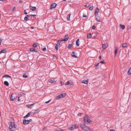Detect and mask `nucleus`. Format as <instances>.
Instances as JSON below:
<instances>
[{"label": "nucleus", "instance_id": "1", "mask_svg": "<svg viewBox=\"0 0 131 131\" xmlns=\"http://www.w3.org/2000/svg\"><path fill=\"white\" fill-rule=\"evenodd\" d=\"M80 127L83 130L86 131H91V130L88 127L86 126L83 123H81L80 125Z\"/></svg>", "mask_w": 131, "mask_h": 131}, {"label": "nucleus", "instance_id": "2", "mask_svg": "<svg viewBox=\"0 0 131 131\" xmlns=\"http://www.w3.org/2000/svg\"><path fill=\"white\" fill-rule=\"evenodd\" d=\"M9 128L11 131H15L16 128L15 124L13 122H11Z\"/></svg>", "mask_w": 131, "mask_h": 131}, {"label": "nucleus", "instance_id": "3", "mask_svg": "<svg viewBox=\"0 0 131 131\" xmlns=\"http://www.w3.org/2000/svg\"><path fill=\"white\" fill-rule=\"evenodd\" d=\"M89 117V116L88 115H86L84 117V120L85 123H90L92 122V121Z\"/></svg>", "mask_w": 131, "mask_h": 131}, {"label": "nucleus", "instance_id": "4", "mask_svg": "<svg viewBox=\"0 0 131 131\" xmlns=\"http://www.w3.org/2000/svg\"><path fill=\"white\" fill-rule=\"evenodd\" d=\"M32 121L31 119H30L29 120H26L25 119H24L23 120V124L24 125L27 124L29 123L30 122Z\"/></svg>", "mask_w": 131, "mask_h": 131}, {"label": "nucleus", "instance_id": "5", "mask_svg": "<svg viewBox=\"0 0 131 131\" xmlns=\"http://www.w3.org/2000/svg\"><path fill=\"white\" fill-rule=\"evenodd\" d=\"M78 127V126H77L76 127V125H73L70 126L69 128V129L70 130H72Z\"/></svg>", "mask_w": 131, "mask_h": 131}, {"label": "nucleus", "instance_id": "6", "mask_svg": "<svg viewBox=\"0 0 131 131\" xmlns=\"http://www.w3.org/2000/svg\"><path fill=\"white\" fill-rule=\"evenodd\" d=\"M49 80L50 82L52 84L56 83L57 81V80L55 79H51Z\"/></svg>", "mask_w": 131, "mask_h": 131}, {"label": "nucleus", "instance_id": "7", "mask_svg": "<svg viewBox=\"0 0 131 131\" xmlns=\"http://www.w3.org/2000/svg\"><path fill=\"white\" fill-rule=\"evenodd\" d=\"M64 97V96L63 94H61L57 96L56 98V99L57 100L59 99L60 98H61Z\"/></svg>", "mask_w": 131, "mask_h": 131}, {"label": "nucleus", "instance_id": "8", "mask_svg": "<svg viewBox=\"0 0 131 131\" xmlns=\"http://www.w3.org/2000/svg\"><path fill=\"white\" fill-rule=\"evenodd\" d=\"M56 5L57 4L55 3H52L51 5L50 9H51L52 8H55Z\"/></svg>", "mask_w": 131, "mask_h": 131}, {"label": "nucleus", "instance_id": "9", "mask_svg": "<svg viewBox=\"0 0 131 131\" xmlns=\"http://www.w3.org/2000/svg\"><path fill=\"white\" fill-rule=\"evenodd\" d=\"M99 11V9L97 7L96 8L95 10V14L96 15H97Z\"/></svg>", "mask_w": 131, "mask_h": 131}, {"label": "nucleus", "instance_id": "10", "mask_svg": "<svg viewBox=\"0 0 131 131\" xmlns=\"http://www.w3.org/2000/svg\"><path fill=\"white\" fill-rule=\"evenodd\" d=\"M30 51H34L36 52H38V50L33 48H31L30 49Z\"/></svg>", "mask_w": 131, "mask_h": 131}, {"label": "nucleus", "instance_id": "11", "mask_svg": "<svg viewBox=\"0 0 131 131\" xmlns=\"http://www.w3.org/2000/svg\"><path fill=\"white\" fill-rule=\"evenodd\" d=\"M15 98V96L13 95V94L12 93L11 95L10 99L11 101H13Z\"/></svg>", "mask_w": 131, "mask_h": 131}, {"label": "nucleus", "instance_id": "12", "mask_svg": "<svg viewBox=\"0 0 131 131\" xmlns=\"http://www.w3.org/2000/svg\"><path fill=\"white\" fill-rule=\"evenodd\" d=\"M30 9L33 11H36V8L35 7L30 6Z\"/></svg>", "mask_w": 131, "mask_h": 131}, {"label": "nucleus", "instance_id": "13", "mask_svg": "<svg viewBox=\"0 0 131 131\" xmlns=\"http://www.w3.org/2000/svg\"><path fill=\"white\" fill-rule=\"evenodd\" d=\"M71 55L72 57L74 58H77V57L76 56V54L74 52H73L71 53Z\"/></svg>", "mask_w": 131, "mask_h": 131}, {"label": "nucleus", "instance_id": "14", "mask_svg": "<svg viewBox=\"0 0 131 131\" xmlns=\"http://www.w3.org/2000/svg\"><path fill=\"white\" fill-rule=\"evenodd\" d=\"M68 39V37L67 35H66L64 39V41H67Z\"/></svg>", "mask_w": 131, "mask_h": 131}, {"label": "nucleus", "instance_id": "15", "mask_svg": "<svg viewBox=\"0 0 131 131\" xmlns=\"http://www.w3.org/2000/svg\"><path fill=\"white\" fill-rule=\"evenodd\" d=\"M118 50V48L117 47H115V48L114 49V50H115L114 54H115V56H116V54L117 53V51Z\"/></svg>", "mask_w": 131, "mask_h": 131}, {"label": "nucleus", "instance_id": "16", "mask_svg": "<svg viewBox=\"0 0 131 131\" xmlns=\"http://www.w3.org/2000/svg\"><path fill=\"white\" fill-rule=\"evenodd\" d=\"M80 42L79 39H78L76 42V45L77 46H79L80 45Z\"/></svg>", "mask_w": 131, "mask_h": 131}, {"label": "nucleus", "instance_id": "17", "mask_svg": "<svg viewBox=\"0 0 131 131\" xmlns=\"http://www.w3.org/2000/svg\"><path fill=\"white\" fill-rule=\"evenodd\" d=\"M60 43L59 44H57L55 46V48L57 50L59 49V48L60 47Z\"/></svg>", "mask_w": 131, "mask_h": 131}, {"label": "nucleus", "instance_id": "18", "mask_svg": "<svg viewBox=\"0 0 131 131\" xmlns=\"http://www.w3.org/2000/svg\"><path fill=\"white\" fill-rule=\"evenodd\" d=\"M96 19L97 21H100L101 20L100 17L99 16H97L96 17Z\"/></svg>", "mask_w": 131, "mask_h": 131}, {"label": "nucleus", "instance_id": "19", "mask_svg": "<svg viewBox=\"0 0 131 131\" xmlns=\"http://www.w3.org/2000/svg\"><path fill=\"white\" fill-rule=\"evenodd\" d=\"M35 103H33L31 104H29L27 105V106L28 107L32 108V107L35 105Z\"/></svg>", "mask_w": 131, "mask_h": 131}, {"label": "nucleus", "instance_id": "20", "mask_svg": "<svg viewBox=\"0 0 131 131\" xmlns=\"http://www.w3.org/2000/svg\"><path fill=\"white\" fill-rule=\"evenodd\" d=\"M39 111V110L38 109L36 110L35 112L33 113V114L34 115L38 113Z\"/></svg>", "mask_w": 131, "mask_h": 131}, {"label": "nucleus", "instance_id": "21", "mask_svg": "<svg viewBox=\"0 0 131 131\" xmlns=\"http://www.w3.org/2000/svg\"><path fill=\"white\" fill-rule=\"evenodd\" d=\"M107 46V44H104L102 45V47L103 49H105Z\"/></svg>", "mask_w": 131, "mask_h": 131}, {"label": "nucleus", "instance_id": "22", "mask_svg": "<svg viewBox=\"0 0 131 131\" xmlns=\"http://www.w3.org/2000/svg\"><path fill=\"white\" fill-rule=\"evenodd\" d=\"M71 14H69L67 16V19L68 20H70V17Z\"/></svg>", "mask_w": 131, "mask_h": 131}, {"label": "nucleus", "instance_id": "23", "mask_svg": "<svg viewBox=\"0 0 131 131\" xmlns=\"http://www.w3.org/2000/svg\"><path fill=\"white\" fill-rule=\"evenodd\" d=\"M65 85H69V86H70L71 85V84H70V82L69 81H68L65 83Z\"/></svg>", "mask_w": 131, "mask_h": 131}, {"label": "nucleus", "instance_id": "24", "mask_svg": "<svg viewBox=\"0 0 131 131\" xmlns=\"http://www.w3.org/2000/svg\"><path fill=\"white\" fill-rule=\"evenodd\" d=\"M127 44L126 43H123L122 44V47L123 48L126 47H127Z\"/></svg>", "mask_w": 131, "mask_h": 131}, {"label": "nucleus", "instance_id": "25", "mask_svg": "<svg viewBox=\"0 0 131 131\" xmlns=\"http://www.w3.org/2000/svg\"><path fill=\"white\" fill-rule=\"evenodd\" d=\"M4 84L7 86H8L9 85L7 81H5L4 82Z\"/></svg>", "mask_w": 131, "mask_h": 131}, {"label": "nucleus", "instance_id": "26", "mask_svg": "<svg viewBox=\"0 0 131 131\" xmlns=\"http://www.w3.org/2000/svg\"><path fill=\"white\" fill-rule=\"evenodd\" d=\"M82 83L85 84H87L88 83V81L87 80H84L83 81Z\"/></svg>", "mask_w": 131, "mask_h": 131}, {"label": "nucleus", "instance_id": "27", "mask_svg": "<svg viewBox=\"0 0 131 131\" xmlns=\"http://www.w3.org/2000/svg\"><path fill=\"white\" fill-rule=\"evenodd\" d=\"M1 53H5L6 51V49H3L1 50Z\"/></svg>", "mask_w": 131, "mask_h": 131}, {"label": "nucleus", "instance_id": "28", "mask_svg": "<svg viewBox=\"0 0 131 131\" xmlns=\"http://www.w3.org/2000/svg\"><path fill=\"white\" fill-rule=\"evenodd\" d=\"M120 27L123 29H124L125 28V26L124 25H122L120 24Z\"/></svg>", "mask_w": 131, "mask_h": 131}, {"label": "nucleus", "instance_id": "29", "mask_svg": "<svg viewBox=\"0 0 131 131\" xmlns=\"http://www.w3.org/2000/svg\"><path fill=\"white\" fill-rule=\"evenodd\" d=\"M30 115V113H28L24 117V118H26L28 117H29Z\"/></svg>", "mask_w": 131, "mask_h": 131}, {"label": "nucleus", "instance_id": "30", "mask_svg": "<svg viewBox=\"0 0 131 131\" xmlns=\"http://www.w3.org/2000/svg\"><path fill=\"white\" fill-rule=\"evenodd\" d=\"M92 35L91 34H90L88 35V39H90L91 38Z\"/></svg>", "mask_w": 131, "mask_h": 131}, {"label": "nucleus", "instance_id": "31", "mask_svg": "<svg viewBox=\"0 0 131 131\" xmlns=\"http://www.w3.org/2000/svg\"><path fill=\"white\" fill-rule=\"evenodd\" d=\"M127 73L129 75H130L131 74V68L128 70Z\"/></svg>", "mask_w": 131, "mask_h": 131}, {"label": "nucleus", "instance_id": "32", "mask_svg": "<svg viewBox=\"0 0 131 131\" xmlns=\"http://www.w3.org/2000/svg\"><path fill=\"white\" fill-rule=\"evenodd\" d=\"M3 77H5L6 78H7L8 77L9 78H11V77L9 75H4Z\"/></svg>", "mask_w": 131, "mask_h": 131}, {"label": "nucleus", "instance_id": "33", "mask_svg": "<svg viewBox=\"0 0 131 131\" xmlns=\"http://www.w3.org/2000/svg\"><path fill=\"white\" fill-rule=\"evenodd\" d=\"M93 9V6H92L89 8V9L91 10H92Z\"/></svg>", "mask_w": 131, "mask_h": 131}, {"label": "nucleus", "instance_id": "34", "mask_svg": "<svg viewBox=\"0 0 131 131\" xmlns=\"http://www.w3.org/2000/svg\"><path fill=\"white\" fill-rule=\"evenodd\" d=\"M23 77L25 78H27L28 77V76L26 73H24L23 74Z\"/></svg>", "mask_w": 131, "mask_h": 131}, {"label": "nucleus", "instance_id": "35", "mask_svg": "<svg viewBox=\"0 0 131 131\" xmlns=\"http://www.w3.org/2000/svg\"><path fill=\"white\" fill-rule=\"evenodd\" d=\"M29 16L28 15H27L24 18V19L25 20H26L28 18Z\"/></svg>", "mask_w": 131, "mask_h": 131}, {"label": "nucleus", "instance_id": "36", "mask_svg": "<svg viewBox=\"0 0 131 131\" xmlns=\"http://www.w3.org/2000/svg\"><path fill=\"white\" fill-rule=\"evenodd\" d=\"M42 50L44 52H45L47 50L45 48H44L42 49Z\"/></svg>", "mask_w": 131, "mask_h": 131}, {"label": "nucleus", "instance_id": "37", "mask_svg": "<svg viewBox=\"0 0 131 131\" xmlns=\"http://www.w3.org/2000/svg\"><path fill=\"white\" fill-rule=\"evenodd\" d=\"M90 6V5L89 4H87L86 5L84 6L86 7V8H88Z\"/></svg>", "mask_w": 131, "mask_h": 131}, {"label": "nucleus", "instance_id": "38", "mask_svg": "<svg viewBox=\"0 0 131 131\" xmlns=\"http://www.w3.org/2000/svg\"><path fill=\"white\" fill-rule=\"evenodd\" d=\"M72 46V44H69L68 46V48H70Z\"/></svg>", "mask_w": 131, "mask_h": 131}, {"label": "nucleus", "instance_id": "39", "mask_svg": "<svg viewBox=\"0 0 131 131\" xmlns=\"http://www.w3.org/2000/svg\"><path fill=\"white\" fill-rule=\"evenodd\" d=\"M32 46L34 47H37V45L36 44H34Z\"/></svg>", "mask_w": 131, "mask_h": 131}, {"label": "nucleus", "instance_id": "40", "mask_svg": "<svg viewBox=\"0 0 131 131\" xmlns=\"http://www.w3.org/2000/svg\"><path fill=\"white\" fill-rule=\"evenodd\" d=\"M51 100L50 99V100H49V101H48L46 102H45V103H46V104L48 103H49L51 101Z\"/></svg>", "mask_w": 131, "mask_h": 131}, {"label": "nucleus", "instance_id": "41", "mask_svg": "<svg viewBox=\"0 0 131 131\" xmlns=\"http://www.w3.org/2000/svg\"><path fill=\"white\" fill-rule=\"evenodd\" d=\"M100 63H105L104 60H102V61H101L100 62Z\"/></svg>", "mask_w": 131, "mask_h": 131}, {"label": "nucleus", "instance_id": "42", "mask_svg": "<svg viewBox=\"0 0 131 131\" xmlns=\"http://www.w3.org/2000/svg\"><path fill=\"white\" fill-rule=\"evenodd\" d=\"M64 41V39H60L59 41V42H60L61 41Z\"/></svg>", "mask_w": 131, "mask_h": 131}, {"label": "nucleus", "instance_id": "43", "mask_svg": "<svg viewBox=\"0 0 131 131\" xmlns=\"http://www.w3.org/2000/svg\"><path fill=\"white\" fill-rule=\"evenodd\" d=\"M54 131H64L63 129H61L60 130H55Z\"/></svg>", "mask_w": 131, "mask_h": 131}, {"label": "nucleus", "instance_id": "44", "mask_svg": "<svg viewBox=\"0 0 131 131\" xmlns=\"http://www.w3.org/2000/svg\"><path fill=\"white\" fill-rule=\"evenodd\" d=\"M16 10V8L15 7H14L12 9L13 11H14Z\"/></svg>", "mask_w": 131, "mask_h": 131}, {"label": "nucleus", "instance_id": "45", "mask_svg": "<svg viewBox=\"0 0 131 131\" xmlns=\"http://www.w3.org/2000/svg\"><path fill=\"white\" fill-rule=\"evenodd\" d=\"M24 13L25 14H27V13L26 12V10H25L24 11Z\"/></svg>", "mask_w": 131, "mask_h": 131}, {"label": "nucleus", "instance_id": "46", "mask_svg": "<svg viewBox=\"0 0 131 131\" xmlns=\"http://www.w3.org/2000/svg\"><path fill=\"white\" fill-rule=\"evenodd\" d=\"M61 85H63V84H64V83H63L62 81H61Z\"/></svg>", "mask_w": 131, "mask_h": 131}, {"label": "nucleus", "instance_id": "47", "mask_svg": "<svg viewBox=\"0 0 131 131\" xmlns=\"http://www.w3.org/2000/svg\"><path fill=\"white\" fill-rule=\"evenodd\" d=\"M83 17H87V15H84V14H83Z\"/></svg>", "mask_w": 131, "mask_h": 131}, {"label": "nucleus", "instance_id": "48", "mask_svg": "<svg viewBox=\"0 0 131 131\" xmlns=\"http://www.w3.org/2000/svg\"><path fill=\"white\" fill-rule=\"evenodd\" d=\"M95 28V26H93L92 27V28L93 29H94Z\"/></svg>", "mask_w": 131, "mask_h": 131}, {"label": "nucleus", "instance_id": "49", "mask_svg": "<svg viewBox=\"0 0 131 131\" xmlns=\"http://www.w3.org/2000/svg\"><path fill=\"white\" fill-rule=\"evenodd\" d=\"M99 58L100 59H101L102 57H101V56H99Z\"/></svg>", "mask_w": 131, "mask_h": 131}, {"label": "nucleus", "instance_id": "50", "mask_svg": "<svg viewBox=\"0 0 131 131\" xmlns=\"http://www.w3.org/2000/svg\"><path fill=\"white\" fill-rule=\"evenodd\" d=\"M19 97H18V98L17 100L18 101H19L20 100V99H19Z\"/></svg>", "mask_w": 131, "mask_h": 131}, {"label": "nucleus", "instance_id": "51", "mask_svg": "<svg viewBox=\"0 0 131 131\" xmlns=\"http://www.w3.org/2000/svg\"><path fill=\"white\" fill-rule=\"evenodd\" d=\"M30 16H36V15H30Z\"/></svg>", "mask_w": 131, "mask_h": 131}, {"label": "nucleus", "instance_id": "52", "mask_svg": "<svg viewBox=\"0 0 131 131\" xmlns=\"http://www.w3.org/2000/svg\"><path fill=\"white\" fill-rule=\"evenodd\" d=\"M110 131H115L114 129H111L110 130Z\"/></svg>", "mask_w": 131, "mask_h": 131}, {"label": "nucleus", "instance_id": "53", "mask_svg": "<svg viewBox=\"0 0 131 131\" xmlns=\"http://www.w3.org/2000/svg\"><path fill=\"white\" fill-rule=\"evenodd\" d=\"M2 41L1 40V39L0 40V45H1V42H2Z\"/></svg>", "mask_w": 131, "mask_h": 131}, {"label": "nucleus", "instance_id": "54", "mask_svg": "<svg viewBox=\"0 0 131 131\" xmlns=\"http://www.w3.org/2000/svg\"><path fill=\"white\" fill-rule=\"evenodd\" d=\"M31 29H33V28H34V27H32H32H31Z\"/></svg>", "mask_w": 131, "mask_h": 131}, {"label": "nucleus", "instance_id": "55", "mask_svg": "<svg viewBox=\"0 0 131 131\" xmlns=\"http://www.w3.org/2000/svg\"><path fill=\"white\" fill-rule=\"evenodd\" d=\"M99 63H98L97 64V66H99Z\"/></svg>", "mask_w": 131, "mask_h": 131}, {"label": "nucleus", "instance_id": "56", "mask_svg": "<svg viewBox=\"0 0 131 131\" xmlns=\"http://www.w3.org/2000/svg\"><path fill=\"white\" fill-rule=\"evenodd\" d=\"M66 0H63V1H66Z\"/></svg>", "mask_w": 131, "mask_h": 131}, {"label": "nucleus", "instance_id": "57", "mask_svg": "<svg viewBox=\"0 0 131 131\" xmlns=\"http://www.w3.org/2000/svg\"><path fill=\"white\" fill-rule=\"evenodd\" d=\"M3 0H0V1H3Z\"/></svg>", "mask_w": 131, "mask_h": 131}, {"label": "nucleus", "instance_id": "58", "mask_svg": "<svg viewBox=\"0 0 131 131\" xmlns=\"http://www.w3.org/2000/svg\"><path fill=\"white\" fill-rule=\"evenodd\" d=\"M79 114H78V115H79ZM80 114H81L80 113Z\"/></svg>", "mask_w": 131, "mask_h": 131}, {"label": "nucleus", "instance_id": "59", "mask_svg": "<svg viewBox=\"0 0 131 131\" xmlns=\"http://www.w3.org/2000/svg\"><path fill=\"white\" fill-rule=\"evenodd\" d=\"M1 51H0V54H1Z\"/></svg>", "mask_w": 131, "mask_h": 131}, {"label": "nucleus", "instance_id": "60", "mask_svg": "<svg viewBox=\"0 0 131 131\" xmlns=\"http://www.w3.org/2000/svg\"><path fill=\"white\" fill-rule=\"evenodd\" d=\"M130 28H131V26H130Z\"/></svg>", "mask_w": 131, "mask_h": 131}]
</instances>
